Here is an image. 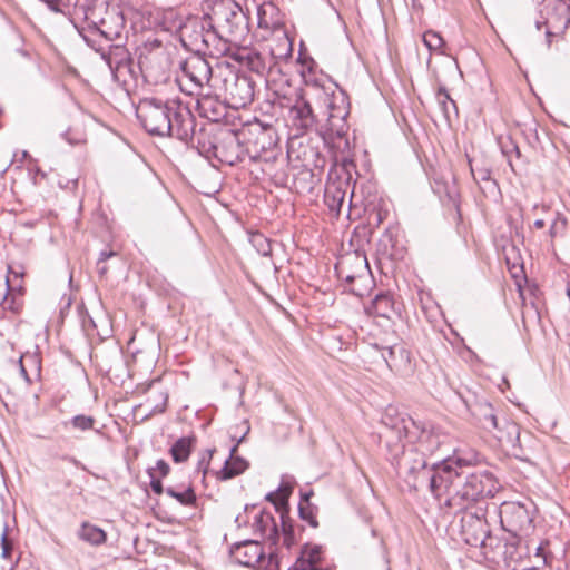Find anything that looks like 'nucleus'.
Masks as SVG:
<instances>
[{
    "label": "nucleus",
    "instance_id": "49530a36",
    "mask_svg": "<svg viewBox=\"0 0 570 570\" xmlns=\"http://www.w3.org/2000/svg\"><path fill=\"white\" fill-rule=\"evenodd\" d=\"M147 473L150 476V488L156 494H161L163 492H166V489H164L161 479L157 478L156 474H154L153 469H148Z\"/></svg>",
    "mask_w": 570,
    "mask_h": 570
},
{
    "label": "nucleus",
    "instance_id": "58836bf2",
    "mask_svg": "<svg viewBox=\"0 0 570 570\" xmlns=\"http://www.w3.org/2000/svg\"><path fill=\"white\" fill-rule=\"evenodd\" d=\"M298 514H299V518L302 520L306 521L311 527H313V528L318 527V522L315 517V507H313L311 502H307V503L299 502Z\"/></svg>",
    "mask_w": 570,
    "mask_h": 570
},
{
    "label": "nucleus",
    "instance_id": "37998d69",
    "mask_svg": "<svg viewBox=\"0 0 570 570\" xmlns=\"http://www.w3.org/2000/svg\"><path fill=\"white\" fill-rule=\"evenodd\" d=\"M567 227V219L561 216L560 214H557L556 218L552 220L550 228H549V235L553 239L557 236H560L564 233Z\"/></svg>",
    "mask_w": 570,
    "mask_h": 570
},
{
    "label": "nucleus",
    "instance_id": "2f4dec72",
    "mask_svg": "<svg viewBox=\"0 0 570 570\" xmlns=\"http://www.w3.org/2000/svg\"><path fill=\"white\" fill-rule=\"evenodd\" d=\"M436 100L444 120L450 125L453 118H458L459 115L455 101L450 97L444 87L439 88L436 92Z\"/></svg>",
    "mask_w": 570,
    "mask_h": 570
},
{
    "label": "nucleus",
    "instance_id": "680f3d73",
    "mask_svg": "<svg viewBox=\"0 0 570 570\" xmlns=\"http://www.w3.org/2000/svg\"><path fill=\"white\" fill-rule=\"evenodd\" d=\"M525 570H534V569H532V568H530V567H528V566H527V569H525Z\"/></svg>",
    "mask_w": 570,
    "mask_h": 570
},
{
    "label": "nucleus",
    "instance_id": "4468645a",
    "mask_svg": "<svg viewBox=\"0 0 570 570\" xmlns=\"http://www.w3.org/2000/svg\"><path fill=\"white\" fill-rule=\"evenodd\" d=\"M80 35L88 46L100 53L112 73L131 72L132 59L126 48V41H114L115 43L108 45L106 48L83 31H80Z\"/></svg>",
    "mask_w": 570,
    "mask_h": 570
},
{
    "label": "nucleus",
    "instance_id": "ea45409f",
    "mask_svg": "<svg viewBox=\"0 0 570 570\" xmlns=\"http://www.w3.org/2000/svg\"><path fill=\"white\" fill-rule=\"evenodd\" d=\"M250 242L261 255L269 256L272 254L271 242L263 234H252Z\"/></svg>",
    "mask_w": 570,
    "mask_h": 570
},
{
    "label": "nucleus",
    "instance_id": "c03bdc74",
    "mask_svg": "<svg viewBox=\"0 0 570 570\" xmlns=\"http://www.w3.org/2000/svg\"><path fill=\"white\" fill-rule=\"evenodd\" d=\"M502 153L507 156L508 163L514 171L513 163H512V154L515 155L517 158L521 156L519 147L512 141L509 140L508 144L502 145Z\"/></svg>",
    "mask_w": 570,
    "mask_h": 570
},
{
    "label": "nucleus",
    "instance_id": "a18cd8bd",
    "mask_svg": "<svg viewBox=\"0 0 570 570\" xmlns=\"http://www.w3.org/2000/svg\"><path fill=\"white\" fill-rule=\"evenodd\" d=\"M1 548H2V553H1L2 557L9 558L11 556V551H12V542L8 538V525L7 524H4L3 531L1 533Z\"/></svg>",
    "mask_w": 570,
    "mask_h": 570
},
{
    "label": "nucleus",
    "instance_id": "6e6d98bb",
    "mask_svg": "<svg viewBox=\"0 0 570 570\" xmlns=\"http://www.w3.org/2000/svg\"><path fill=\"white\" fill-rule=\"evenodd\" d=\"M312 495H313V491L302 492L301 493V501L299 502H304V503L309 502V499H311Z\"/></svg>",
    "mask_w": 570,
    "mask_h": 570
},
{
    "label": "nucleus",
    "instance_id": "f3484780",
    "mask_svg": "<svg viewBox=\"0 0 570 570\" xmlns=\"http://www.w3.org/2000/svg\"><path fill=\"white\" fill-rule=\"evenodd\" d=\"M170 131L166 136L175 137L187 144L197 129L196 118L189 108L179 101L171 107Z\"/></svg>",
    "mask_w": 570,
    "mask_h": 570
},
{
    "label": "nucleus",
    "instance_id": "09e8293b",
    "mask_svg": "<svg viewBox=\"0 0 570 570\" xmlns=\"http://www.w3.org/2000/svg\"><path fill=\"white\" fill-rule=\"evenodd\" d=\"M151 469H153L154 474H156V472L159 473L158 478H160V479L167 476L170 472L169 464L163 459L158 460L156 462V466L151 468Z\"/></svg>",
    "mask_w": 570,
    "mask_h": 570
},
{
    "label": "nucleus",
    "instance_id": "423d86ee",
    "mask_svg": "<svg viewBox=\"0 0 570 570\" xmlns=\"http://www.w3.org/2000/svg\"><path fill=\"white\" fill-rule=\"evenodd\" d=\"M207 18L235 43L243 41L249 31L248 18L235 0H214Z\"/></svg>",
    "mask_w": 570,
    "mask_h": 570
},
{
    "label": "nucleus",
    "instance_id": "39448f33",
    "mask_svg": "<svg viewBox=\"0 0 570 570\" xmlns=\"http://www.w3.org/2000/svg\"><path fill=\"white\" fill-rule=\"evenodd\" d=\"M292 57V42L287 37H281L274 45H267L262 50H250L240 56L244 65L261 77L282 73V63Z\"/></svg>",
    "mask_w": 570,
    "mask_h": 570
},
{
    "label": "nucleus",
    "instance_id": "f257e3e1",
    "mask_svg": "<svg viewBox=\"0 0 570 570\" xmlns=\"http://www.w3.org/2000/svg\"><path fill=\"white\" fill-rule=\"evenodd\" d=\"M386 449L389 460L407 487L419 490L428 485L440 507L460 511L469 502L493 498L501 489L492 472L475 466L481 460L475 452L445 456L429 468L422 452L400 441H391Z\"/></svg>",
    "mask_w": 570,
    "mask_h": 570
},
{
    "label": "nucleus",
    "instance_id": "20e7f679",
    "mask_svg": "<svg viewBox=\"0 0 570 570\" xmlns=\"http://www.w3.org/2000/svg\"><path fill=\"white\" fill-rule=\"evenodd\" d=\"M214 90L233 109L248 106L254 100L255 83L250 77L229 62L216 63Z\"/></svg>",
    "mask_w": 570,
    "mask_h": 570
},
{
    "label": "nucleus",
    "instance_id": "f704fd0d",
    "mask_svg": "<svg viewBox=\"0 0 570 570\" xmlns=\"http://www.w3.org/2000/svg\"><path fill=\"white\" fill-rule=\"evenodd\" d=\"M166 493L186 507L195 505L197 501L195 491L191 485H188L185 490L181 491H177L174 487H168L166 488Z\"/></svg>",
    "mask_w": 570,
    "mask_h": 570
},
{
    "label": "nucleus",
    "instance_id": "72a5a7b5",
    "mask_svg": "<svg viewBox=\"0 0 570 570\" xmlns=\"http://www.w3.org/2000/svg\"><path fill=\"white\" fill-rule=\"evenodd\" d=\"M292 493V485L282 484L276 492H271L266 495V500L271 501L277 512H288V498Z\"/></svg>",
    "mask_w": 570,
    "mask_h": 570
},
{
    "label": "nucleus",
    "instance_id": "cd10ccee",
    "mask_svg": "<svg viewBox=\"0 0 570 570\" xmlns=\"http://www.w3.org/2000/svg\"><path fill=\"white\" fill-rule=\"evenodd\" d=\"M370 312L377 317H384L387 320H391L397 314L393 297L386 293H380L374 297Z\"/></svg>",
    "mask_w": 570,
    "mask_h": 570
},
{
    "label": "nucleus",
    "instance_id": "5701e85b",
    "mask_svg": "<svg viewBox=\"0 0 570 570\" xmlns=\"http://www.w3.org/2000/svg\"><path fill=\"white\" fill-rule=\"evenodd\" d=\"M213 21L208 19V26L204 35L202 55L218 56L223 55L228 50V43H235L230 41L227 36H224L216 26H213Z\"/></svg>",
    "mask_w": 570,
    "mask_h": 570
},
{
    "label": "nucleus",
    "instance_id": "864d4df0",
    "mask_svg": "<svg viewBox=\"0 0 570 570\" xmlns=\"http://www.w3.org/2000/svg\"><path fill=\"white\" fill-rule=\"evenodd\" d=\"M116 255H117V254H116V252H112V250H109V252H107V250H102V252L100 253L99 258H98V261H97V262H104V263H106V261H107V259H109V258H111V257H114V256H116Z\"/></svg>",
    "mask_w": 570,
    "mask_h": 570
},
{
    "label": "nucleus",
    "instance_id": "412c9836",
    "mask_svg": "<svg viewBox=\"0 0 570 570\" xmlns=\"http://www.w3.org/2000/svg\"><path fill=\"white\" fill-rule=\"evenodd\" d=\"M230 554L237 563L254 568L265 557L264 550L257 540H245L233 544Z\"/></svg>",
    "mask_w": 570,
    "mask_h": 570
},
{
    "label": "nucleus",
    "instance_id": "e433bc0d",
    "mask_svg": "<svg viewBox=\"0 0 570 570\" xmlns=\"http://www.w3.org/2000/svg\"><path fill=\"white\" fill-rule=\"evenodd\" d=\"M96 423V419L91 415L78 414L72 416L68 422H63V425L71 426L73 430L86 432L92 430Z\"/></svg>",
    "mask_w": 570,
    "mask_h": 570
},
{
    "label": "nucleus",
    "instance_id": "f8f14e48",
    "mask_svg": "<svg viewBox=\"0 0 570 570\" xmlns=\"http://www.w3.org/2000/svg\"><path fill=\"white\" fill-rule=\"evenodd\" d=\"M534 503L519 501L503 502L500 508L502 528L511 535H527L533 529Z\"/></svg>",
    "mask_w": 570,
    "mask_h": 570
},
{
    "label": "nucleus",
    "instance_id": "052dcab7",
    "mask_svg": "<svg viewBox=\"0 0 570 570\" xmlns=\"http://www.w3.org/2000/svg\"><path fill=\"white\" fill-rule=\"evenodd\" d=\"M351 291H352L355 295H357V296H362V295H363V293H362L361 291H358V289H356V288H354V287H353V288H351Z\"/></svg>",
    "mask_w": 570,
    "mask_h": 570
},
{
    "label": "nucleus",
    "instance_id": "f03ea898",
    "mask_svg": "<svg viewBox=\"0 0 570 570\" xmlns=\"http://www.w3.org/2000/svg\"><path fill=\"white\" fill-rule=\"evenodd\" d=\"M78 28L77 22L82 21L80 31L92 39L101 37L106 41H127L128 28L126 9L116 0H73L70 11L65 13Z\"/></svg>",
    "mask_w": 570,
    "mask_h": 570
},
{
    "label": "nucleus",
    "instance_id": "3c124183",
    "mask_svg": "<svg viewBox=\"0 0 570 570\" xmlns=\"http://www.w3.org/2000/svg\"><path fill=\"white\" fill-rule=\"evenodd\" d=\"M472 174L474 176V179L482 180V181H490L491 180V171L487 168L478 169L476 171L472 169Z\"/></svg>",
    "mask_w": 570,
    "mask_h": 570
},
{
    "label": "nucleus",
    "instance_id": "393cba45",
    "mask_svg": "<svg viewBox=\"0 0 570 570\" xmlns=\"http://www.w3.org/2000/svg\"><path fill=\"white\" fill-rule=\"evenodd\" d=\"M293 125L301 130H308L315 125L312 106L303 97H298L289 109Z\"/></svg>",
    "mask_w": 570,
    "mask_h": 570
},
{
    "label": "nucleus",
    "instance_id": "ddd939ff",
    "mask_svg": "<svg viewBox=\"0 0 570 570\" xmlns=\"http://www.w3.org/2000/svg\"><path fill=\"white\" fill-rule=\"evenodd\" d=\"M244 139L246 158L252 161H268L275 157L276 132L272 126L261 124L248 129Z\"/></svg>",
    "mask_w": 570,
    "mask_h": 570
},
{
    "label": "nucleus",
    "instance_id": "7ed1b4c3",
    "mask_svg": "<svg viewBox=\"0 0 570 570\" xmlns=\"http://www.w3.org/2000/svg\"><path fill=\"white\" fill-rule=\"evenodd\" d=\"M381 423L384 426L381 438L384 439L386 446L391 448V441L401 442L405 436L413 443L410 446L422 452L424 456L442 451L448 440V435L439 429L424 422H417L394 406L386 407Z\"/></svg>",
    "mask_w": 570,
    "mask_h": 570
},
{
    "label": "nucleus",
    "instance_id": "13d9d810",
    "mask_svg": "<svg viewBox=\"0 0 570 570\" xmlns=\"http://www.w3.org/2000/svg\"><path fill=\"white\" fill-rule=\"evenodd\" d=\"M20 364H21V374L28 380V374H27V371L26 368L22 366V362L20 361Z\"/></svg>",
    "mask_w": 570,
    "mask_h": 570
},
{
    "label": "nucleus",
    "instance_id": "5fc2aeb1",
    "mask_svg": "<svg viewBox=\"0 0 570 570\" xmlns=\"http://www.w3.org/2000/svg\"><path fill=\"white\" fill-rule=\"evenodd\" d=\"M97 273L99 274L100 277H104L107 275L108 267H107L106 263L97 262Z\"/></svg>",
    "mask_w": 570,
    "mask_h": 570
},
{
    "label": "nucleus",
    "instance_id": "4be33fe9",
    "mask_svg": "<svg viewBox=\"0 0 570 570\" xmlns=\"http://www.w3.org/2000/svg\"><path fill=\"white\" fill-rule=\"evenodd\" d=\"M242 426L244 428V433L237 439L236 444L230 449L229 459L225 461L224 466L218 472V478L220 480H229L236 475H239L248 468V462L245 459L235 456L238 445L245 440L250 430L247 421H244Z\"/></svg>",
    "mask_w": 570,
    "mask_h": 570
},
{
    "label": "nucleus",
    "instance_id": "4c0bfd02",
    "mask_svg": "<svg viewBox=\"0 0 570 570\" xmlns=\"http://www.w3.org/2000/svg\"><path fill=\"white\" fill-rule=\"evenodd\" d=\"M281 513V524H282V532H283V543L288 549L294 544L295 542V535H294V527L292 519L288 515V512H279Z\"/></svg>",
    "mask_w": 570,
    "mask_h": 570
},
{
    "label": "nucleus",
    "instance_id": "dca6fc26",
    "mask_svg": "<svg viewBox=\"0 0 570 570\" xmlns=\"http://www.w3.org/2000/svg\"><path fill=\"white\" fill-rule=\"evenodd\" d=\"M335 271L338 278L348 284L366 279L371 275L366 256L357 252L341 257Z\"/></svg>",
    "mask_w": 570,
    "mask_h": 570
},
{
    "label": "nucleus",
    "instance_id": "c9c22d12",
    "mask_svg": "<svg viewBox=\"0 0 570 570\" xmlns=\"http://www.w3.org/2000/svg\"><path fill=\"white\" fill-rule=\"evenodd\" d=\"M382 356L390 368L397 366L399 360H407L406 351L400 345L383 347Z\"/></svg>",
    "mask_w": 570,
    "mask_h": 570
},
{
    "label": "nucleus",
    "instance_id": "bb28decb",
    "mask_svg": "<svg viewBox=\"0 0 570 570\" xmlns=\"http://www.w3.org/2000/svg\"><path fill=\"white\" fill-rule=\"evenodd\" d=\"M195 148L199 155L210 159L215 148V137L212 138L204 125L196 129L193 138L186 144Z\"/></svg>",
    "mask_w": 570,
    "mask_h": 570
},
{
    "label": "nucleus",
    "instance_id": "473e14b6",
    "mask_svg": "<svg viewBox=\"0 0 570 570\" xmlns=\"http://www.w3.org/2000/svg\"><path fill=\"white\" fill-rule=\"evenodd\" d=\"M502 543L503 539L493 537L489 530L485 534V539L482 540V542L475 548L480 549L481 556H483L485 559L493 562H499V556H497L499 549L498 546H501Z\"/></svg>",
    "mask_w": 570,
    "mask_h": 570
},
{
    "label": "nucleus",
    "instance_id": "c85d7f7f",
    "mask_svg": "<svg viewBox=\"0 0 570 570\" xmlns=\"http://www.w3.org/2000/svg\"><path fill=\"white\" fill-rule=\"evenodd\" d=\"M77 537L91 546H101L107 540V533L99 527L87 521L82 522L77 531Z\"/></svg>",
    "mask_w": 570,
    "mask_h": 570
},
{
    "label": "nucleus",
    "instance_id": "1a4fd4ad",
    "mask_svg": "<svg viewBox=\"0 0 570 570\" xmlns=\"http://www.w3.org/2000/svg\"><path fill=\"white\" fill-rule=\"evenodd\" d=\"M475 501H473L474 503ZM472 502H469L466 507L462 510H454L449 507H440L441 510L446 514H458L460 515L459 521L452 522V529L458 530L460 538L470 547H476L485 539V534L488 533L489 524L485 520L483 511L480 509L479 511H470L469 507Z\"/></svg>",
    "mask_w": 570,
    "mask_h": 570
},
{
    "label": "nucleus",
    "instance_id": "b1692460",
    "mask_svg": "<svg viewBox=\"0 0 570 570\" xmlns=\"http://www.w3.org/2000/svg\"><path fill=\"white\" fill-rule=\"evenodd\" d=\"M347 188V180L337 179L326 184L324 190V203L331 212L336 213L337 215L340 214L345 202Z\"/></svg>",
    "mask_w": 570,
    "mask_h": 570
},
{
    "label": "nucleus",
    "instance_id": "6e6552de",
    "mask_svg": "<svg viewBox=\"0 0 570 570\" xmlns=\"http://www.w3.org/2000/svg\"><path fill=\"white\" fill-rule=\"evenodd\" d=\"M176 100L163 101L157 98L140 100L136 116L145 130L154 136H166L170 131V117Z\"/></svg>",
    "mask_w": 570,
    "mask_h": 570
},
{
    "label": "nucleus",
    "instance_id": "a878e982",
    "mask_svg": "<svg viewBox=\"0 0 570 570\" xmlns=\"http://www.w3.org/2000/svg\"><path fill=\"white\" fill-rule=\"evenodd\" d=\"M254 531L263 538H267L272 544H276L279 533L275 519L271 512L262 510L254 520Z\"/></svg>",
    "mask_w": 570,
    "mask_h": 570
},
{
    "label": "nucleus",
    "instance_id": "de8ad7c7",
    "mask_svg": "<svg viewBox=\"0 0 570 570\" xmlns=\"http://www.w3.org/2000/svg\"><path fill=\"white\" fill-rule=\"evenodd\" d=\"M159 400H160V403H155L151 406L150 412H149L148 415H153V414H158V413L165 412L166 406H167V401H168V394L164 393V392H160L159 393Z\"/></svg>",
    "mask_w": 570,
    "mask_h": 570
},
{
    "label": "nucleus",
    "instance_id": "6ab92c4d",
    "mask_svg": "<svg viewBox=\"0 0 570 570\" xmlns=\"http://www.w3.org/2000/svg\"><path fill=\"white\" fill-rule=\"evenodd\" d=\"M207 26V13H205L203 18L188 19L180 26V41L191 53H202V47L204 46L203 40Z\"/></svg>",
    "mask_w": 570,
    "mask_h": 570
},
{
    "label": "nucleus",
    "instance_id": "9d476101",
    "mask_svg": "<svg viewBox=\"0 0 570 570\" xmlns=\"http://www.w3.org/2000/svg\"><path fill=\"white\" fill-rule=\"evenodd\" d=\"M181 78L187 80V94L194 95L203 91L205 87L214 90V79L216 78V66L212 67L209 61L202 53H191L180 62Z\"/></svg>",
    "mask_w": 570,
    "mask_h": 570
},
{
    "label": "nucleus",
    "instance_id": "8fccbe9b",
    "mask_svg": "<svg viewBox=\"0 0 570 570\" xmlns=\"http://www.w3.org/2000/svg\"><path fill=\"white\" fill-rule=\"evenodd\" d=\"M212 454H213V451H208V453L204 454L202 456V459L198 461L197 470L202 471L204 475L206 474L207 469L209 466V460H210Z\"/></svg>",
    "mask_w": 570,
    "mask_h": 570
},
{
    "label": "nucleus",
    "instance_id": "a19ab883",
    "mask_svg": "<svg viewBox=\"0 0 570 570\" xmlns=\"http://www.w3.org/2000/svg\"><path fill=\"white\" fill-rule=\"evenodd\" d=\"M423 42L430 51H436L442 48L443 38L435 31L429 30L423 33Z\"/></svg>",
    "mask_w": 570,
    "mask_h": 570
},
{
    "label": "nucleus",
    "instance_id": "2eb2a0df",
    "mask_svg": "<svg viewBox=\"0 0 570 570\" xmlns=\"http://www.w3.org/2000/svg\"><path fill=\"white\" fill-rule=\"evenodd\" d=\"M245 136V132H242ZM222 164L235 166L246 159L244 140L240 139V134L225 129L218 132L215 137V148L213 157Z\"/></svg>",
    "mask_w": 570,
    "mask_h": 570
},
{
    "label": "nucleus",
    "instance_id": "bf43d9fd",
    "mask_svg": "<svg viewBox=\"0 0 570 570\" xmlns=\"http://www.w3.org/2000/svg\"><path fill=\"white\" fill-rule=\"evenodd\" d=\"M9 273L14 274L16 276L22 275L21 273H19V271H13L11 266H9Z\"/></svg>",
    "mask_w": 570,
    "mask_h": 570
},
{
    "label": "nucleus",
    "instance_id": "4d7b16f0",
    "mask_svg": "<svg viewBox=\"0 0 570 570\" xmlns=\"http://www.w3.org/2000/svg\"><path fill=\"white\" fill-rule=\"evenodd\" d=\"M546 226V222L543 219H537L534 220L533 223V227L534 228H538V229H541Z\"/></svg>",
    "mask_w": 570,
    "mask_h": 570
},
{
    "label": "nucleus",
    "instance_id": "603ef678",
    "mask_svg": "<svg viewBox=\"0 0 570 570\" xmlns=\"http://www.w3.org/2000/svg\"><path fill=\"white\" fill-rule=\"evenodd\" d=\"M266 568L267 570H281L279 559L275 552H269Z\"/></svg>",
    "mask_w": 570,
    "mask_h": 570
},
{
    "label": "nucleus",
    "instance_id": "79ce46f5",
    "mask_svg": "<svg viewBox=\"0 0 570 570\" xmlns=\"http://www.w3.org/2000/svg\"><path fill=\"white\" fill-rule=\"evenodd\" d=\"M163 41L158 38H147L140 47L139 63H142V59H147V53H151L154 50L160 49Z\"/></svg>",
    "mask_w": 570,
    "mask_h": 570
},
{
    "label": "nucleus",
    "instance_id": "aec40b11",
    "mask_svg": "<svg viewBox=\"0 0 570 570\" xmlns=\"http://www.w3.org/2000/svg\"><path fill=\"white\" fill-rule=\"evenodd\" d=\"M197 95V110L200 117L208 119L212 122H218L224 119L227 115L228 104L225 99L220 100L222 95L210 90V92L203 94V91L196 92Z\"/></svg>",
    "mask_w": 570,
    "mask_h": 570
},
{
    "label": "nucleus",
    "instance_id": "0eeeda50",
    "mask_svg": "<svg viewBox=\"0 0 570 570\" xmlns=\"http://www.w3.org/2000/svg\"><path fill=\"white\" fill-rule=\"evenodd\" d=\"M470 411L479 426L488 432H494V436L505 445L512 449L520 446V428L513 422L503 421L500 426L499 419L493 406L485 400H478L471 406Z\"/></svg>",
    "mask_w": 570,
    "mask_h": 570
},
{
    "label": "nucleus",
    "instance_id": "a211bd4d",
    "mask_svg": "<svg viewBox=\"0 0 570 570\" xmlns=\"http://www.w3.org/2000/svg\"><path fill=\"white\" fill-rule=\"evenodd\" d=\"M522 537L511 535L503 538V543L498 546L497 556L508 570H525L527 548L522 546Z\"/></svg>",
    "mask_w": 570,
    "mask_h": 570
},
{
    "label": "nucleus",
    "instance_id": "c756f323",
    "mask_svg": "<svg viewBox=\"0 0 570 570\" xmlns=\"http://www.w3.org/2000/svg\"><path fill=\"white\" fill-rule=\"evenodd\" d=\"M331 108V112L328 115V129L335 135L337 138H343L348 130V126L346 122V117L348 111L343 109H335L332 104L328 106Z\"/></svg>",
    "mask_w": 570,
    "mask_h": 570
},
{
    "label": "nucleus",
    "instance_id": "9b49d317",
    "mask_svg": "<svg viewBox=\"0 0 570 570\" xmlns=\"http://www.w3.org/2000/svg\"><path fill=\"white\" fill-rule=\"evenodd\" d=\"M569 23L570 8L564 0H543L535 28L538 30L544 28L546 42L549 48L552 39L562 36Z\"/></svg>",
    "mask_w": 570,
    "mask_h": 570
},
{
    "label": "nucleus",
    "instance_id": "7c9ffc66",
    "mask_svg": "<svg viewBox=\"0 0 570 570\" xmlns=\"http://www.w3.org/2000/svg\"><path fill=\"white\" fill-rule=\"evenodd\" d=\"M196 445V436L195 435H188V436H181L178 440L175 441V443L171 445L169 452L173 458V460L176 463H181L188 460L191 450Z\"/></svg>",
    "mask_w": 570,
    "mask_h": 570
}]
</instances>
